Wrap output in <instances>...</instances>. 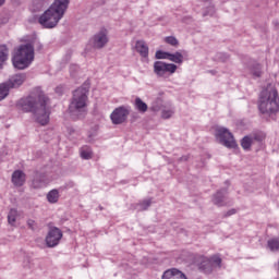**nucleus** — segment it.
I'll use <instances>...</instances> for the list:
<instances>
[{
  "label": "nucleus",
  "instance_id": "f257e3e1",
  "mask_svg": "<svg viewBox=\"0 0 279 279\" xmlns=\"http://www.w3.org/2000/svg\"><path fill=\"white\" fill-rule=\"evenodd\" d=\"M19 110L32 112L39 125H48L51 109H49V97L40 89H36L28 97L21 98L17 102Z\"/></svg>",
  "mask_w": 279,
  "mask_h": 279
},
{
  "label": "nucleus",
  "instance_id": "f03ea898",
  "mask_svg": "<svg viewBox=\"0 0 279 279\" xmlns=\"http://www.w3.org/2000/svg\"><path fill=\"white\" fill-rule=\"evenodd\" d=\"M70 0H54V2L39 17L38 23L45 29H53L58 26L64 13L69 9Z\"/></svg>",
  "mask_w": 279,
  "mask_h": 279
},
{
  "label": "nucleus",
  "instance_id": "7ed1b4c3",
  "mask_svg": "<svg viewBox=\"0 0 279 279\" xmlns=\"http://www.w3.org/2000/svg\"><path fill=\"white\" fill-rule=\"evenodd\" d=\"M88 93H90V88L87 85H82L73 92L69 105L71 117L84 119L88 114Z\"/></svg>",
  "mask_w": 279,
  "mask_h": 279
},
{
  "label": "nucleus",
  "instance_id": "20e7f679",
  "mask_svg": "<svg viewBox=\"0 0 279 279\" xmlns=\"http://www.w3.org/2000/svg\"><path fill=\"white\" fill-rule=\"evenodd\" d=\"M258 110L262 114H268L271 119H276L279 105L278 89H276L274 84H268L267 87L260 92Z\"/></svg>",
  "mask_w": 279,
  "mask_h": 279
},
{
  "label": "nucleus",
  "instance_id": "39448f33",
  "mask_svg": "<svg viewBox=\"0 0 279 279\" xmlns=\"http://www.w3.org/2000/svg\"><path fill=\"white\" fill-rule=\"evenodd\" d=\"M34 47L37 51L43 50V45L38 41L23 44L17 48L12 58L13 66L15 69H19L20 71L28 69L32 62H34Z\"/></svg>",
  "mask_w": 279,
  "mask_h": 279
},
{
  "label": "nucleus",
  "instance_id": "423d86ee",
  "mask_svg": "<svg viewBox=\"0 0 279 279\" xmlns=\"http://www.w3.org/2000/svg\"><path fill=\"white\" fill-rule=\"evenodd\" d=\"M195 265H197L199 271L203 274H213L215 268L221 267V257L214 255L210 258L206 256H196Z\"/></svg>",
  "mask_w": 279,
  "mask_h": 279
},
{
  "label": "nucleus",
  "instance_id": "0eeeda50",
  "mask_svg": "<svg viewBox=\"0 0 279 279\" xmlns=\"http://www.w3.org/2000/svg\"><path fill=\"white\" fill-rule=\"evenodd\" d=\"M216 138L219 141L220 145H223L228 149H236V147H239L236 141H234V135L226 128H218L216 130Z\"/></svg>",
  "mask_w": 279,
  "mask_h": 279
},
{
  "label": "nucleus",
  "instance_id": "6e6552de",
  "mask_svg": "<svg viewBox=\"0 0 279 279\" xmlns=\"http://www.w3.org/2000/svg\"><path fill=\"white\" fill-rule=\"evenodd\" d=\"M130 112H132V107L130 106L117 107L110 114L111 123H113V125H122V123L128 121Z\"/></svg>",
  "mask_w": 279,
  "mask_h": 279
},
{
  "label": "nucleus",
  "instance_id": "1a4fd4ad",
  "mask_svg": "<svg viewBox=\"0 0 279 279\" xmlns=\"http://www.w3.org/2000/svg\"><path fill=\"white\" fill-rule=\"evenodd\" d=\"M178 71V65L173 63H166L163 61H156L154 63V73L157 77H168L169 75H173Z\"/></svg>",
  "mask_w": 279,
  "mask_h": 279
},
{
  "label": "nucleus",
  "instance_id": "9d476101",
  "mask_svg": "<svg viewBox=\"0 0 279 279\" xmlns=\"http://www.w3.org/2000/svg\"><path fill=\"white\" fill-rule=\"evenodd\" d=\"M62 240V230L58 229V227H53L49 230L46 236V245L47 247H56L59 245Z\"/></svg>",
  "mask_w": 279,
  "mask_h": 279
},
{
  "label": "nucleus",
  "instance_id": "9b49d317",
  "mask_svg": "<svg viewBox=\"0 0 279 279\" xmlns=\"http://www.w3.org/2000/svg\"><path fill=\"white\" fill-rule=\"evenodd\" d=\"M211 202L218 208L223 206H230V201H228V189L218 190L211 197Z\"/></svg>",
  "mask_w": 279,
  "mask_h": 279
},
{
  "label": "nucleus",
  "instance_id": "f8f14e48",
  "mask_svg": "<svg viewBox=\"0 0 279 279\" xmlns=\"http://www.w3.org/2000/svg\"><path fill=\"white\" fill-rule=\"evenodd\" d=\"M108 45V29L101 28L93 37V47L94 49H104Z\"/></svg>",
  "mask_w": 279,
  "mask_h": 279
},
{
  "label": "nucleus",
  "instance_id": "ddd939ff",
  "mask_svg": "<svg viewBox=\"0 0 279 279\" xmlns=\"http://www.w3.org/2000/svg\"><path fill=\"white\" fill-rule=\"evenodd\" d=\"M26 80H27V74L17 73L10 76L9 80L4 83H7V86H9L10 90H12V88H20V86H23Z\"/></svg>",
  "mask_w": 279,
  "mask_h": 279
},
{
  "label": "nucleus",
  "instance_id": "4468645a",
  "mask_svg": "<svg viewBox=\"0 0 279 279\" xmlns=\"http://www.w3.org/2000/svg\"><path fill=\"white\" fill-rule=\"evenodd\" d=\"M26 180H27V174H25V172H23L22 170H15L12 173L11 182L12 184H14V186H23Z\"/></svg>",
  "mask_w": 279,
  "mask_h": 279
},
{
  "label": "nucleus",
  "instance_id": "2eb2a0df",
  "mask_svg": "<svg viewBox=\"0 0 279 279\" xmlns=\"http://www.w3.org/2000/svg\"><path fill=\"white\" fill-rule=\"evenodd\" d=\"M161 279H189L186 275L178 268L168 269L163 272Z\"/></svg>",
  "mask_w": 279,
  "mask_h": 279
},
{
  "label": "nucleus",
  "instance_id": "dca6fc26",
  "mask_svg": "<svg viewBox=\"0 0 279 279\" xmlns=\"http://www.w3.org/2000/svg\"><path fill=\"white\" fill-rule=\"evenodd\" d=\"M47 186V177L45 173L36 172L32 181L33 189H44Z\"/></svg>",
  "mask_w": 279,
  "mask_h": 279
},
{
  "label": "nucleus",
  "instance_id": "f3484780",
  "mask_svg": "<svg viewBox=\"0 0 279 279\" xmlns=\"http://www.w3.org/2000/svg\"><path fill=\"white\" fill-rule=\"evenodd\" d=\"M135 50L140 53L141 58H149V46H147L145 40H137L135 43Z\"/></svg>",
  "mask_w": 279,
  "mask_h": 279
},
{
  "label": "nucleus",
  "instance_id": "a211bd4d",
  "mask_svg": "<svg viewBox=\"0 0 279 279\" xmlns=\"http://www.w3.org/2000/svg\"><path fill=\"white\" fill-rule=\"evenodd\" d=\"M134 108L135 110H137V112H140L141 114H145V112H147V110H149V107L145 104V101H143V99H141L140 97L135 98L134 101Z\"/></svg>",
  "mask_w": 279,
  "mask_h": 279
},
{
  "label": "nucleus",
  "instance_id": "6ab92c4d",
  "mask_svg": "<svg viewBox=\"0 0 279 279\" xmlns=\"http://www.w3.org/2000/svg\"><path fill=\"white\" fill-rule=\"evenodd\" d=\"M9 56L10 50L8 49V46L0 45V69L5 64Z\"/></svg>",
  "mask_w": 279,
  "mask_h": 279
},
{
  "label": "nucleus",
  "instance_id": "aec40b11",
  "mask_svg": "<svg viewBox=\"0 0 279 279\" xmlns=\"http://www.w3.org/2000/svg\"><path fill=\"white\" fill-rule=\"evenodd\" d=\"M47 199H48L49 204H58V202L60 199V191L57 189L51 190L47 194Z\"/></svg>",
  "mask_w": 279,
  "mask_h": 279
},
{
  "label": "nucleus",
  "instance_id": "412c9836",
  "mask_svg": "<svg viewBox=\"0 0 279 279\" xmlns=\"http://www.w3.org/2000/svg\"><path fill=\"white\" fill-rule=\"evenodd\" d=\"M168 60H170V62H174L175 64H182V62H184V56L180 51L174 53L169 52Z\"/></svg>",
  "mask_w": 279,
  "mask_h": 279
},
{
  "label": "nucleus",
  "instance_id": "4be33fe9",
  "mask_svg": "<svg viewBox=\"0 0 279 279\" xmlns=\"http://www.w3.org/2000/svg\"><path fill=\"white\" fill-rule=\"evenodd\" d=\"M81 158H83V160H90V158H93V148L88 145L81 147Z\"/></svg>",
  "mask_w": 279,
  "mask_h": 279
},
{
  "label": "nucleus",
  "instance_id": "5701e85b",
  "mask_svg": "<svg viewBox=\"0 0 279 279\" xmlns=\"http://www.w3.org/2000/svg\"><path fill=\"white\" fill-rule=\"evenodd\" d=\"M253 144L254 142L252 141V137H250V135L244 136L241 141V147L242 149H245V151H250Z\"/></svg>",
  "mask_w": 279,
  "mask_h": 279
},
{
  "label": "nucleus",
  "instance_id": "b1692460",
  "mask_svg": "<svg viewBox=\"0 0 279 279\" xmlns=\"http://www.w3.org/2000/svg\"><path fill=\"white\" fill-rule=\"evenodd\" d=\"M251 137V141L256 142V143H263L264 138H266L267 135H265L264 132L257 131L248 135Z\"/></svg>",
  "mask_w": 279,
  "mask_h": 279
},
{
  "label": "nucleus",
  "instance_id": "393cba45",
  "mask_svg": "<svg viewBox=\"0 0 279 279\" xmlns=\"http://www.w3.org/2000/svg\"><path fill=\"white\" fill-rule=\"evenodd\" d=\"M19 217V211L15 208L10 209L8 214V223L14 226L16 223V218Z\"/></svg>",
  "mask_w": 279,
  "mask_h": 279
},
{
  "label": "nucleus",
  "instance_id": "a878e982",
  "mask_svg": "<svg viewBox=\"0 0 279 279\" xmlns=\"http://www.w3.org/2000/svg\"><path fill=\"white\" fill-rule=\"evenodd\" d=\"M8 95H10V88L7 85V83H2L0 84V101H3V99H5V97H8Z\"/></svg>",
  "mask_w": 279,
  "mask_h": 279
},
{
  "label": "nucleus",
  "instance_id": "bb28decb",
  "mask_svg": "<svg viewBox=\"0 0 279 279\" xmlns=\"http://www.w3.org/2000/svg\"><path fill=\"white\" fill-rule=\"evenodd\" d=\"M267 247L270 250V252H278V250H279V240L278 239L268 240Z\"/></svg>",
  "mask_w": 279,
  "mask_h": 279
},
{
  "label": "nucleus",
  "instance_id": "cd10ccee",
  "mask_svg": "<svg viewBox=\"0 0 279 279\" xmlns=\"http://www.w3.org/2000/svg\"><path fill=\"white\" fill-rule=\"evenodd\" d=\"M163 43L170 45L171 47H180V41L173 36L165 37Z\"/></svg>",
  "mask_w": 279,
  "mask_h": 279
},
{
  "label": "nucleus",
  "instance_id": "c85d7f7f",
  "mask_svg": "<svg viewBox=\"0 0 279 279\" xmlns=\"http://www.w3.org/2000/svg\"><path fill=\"white\" fill-rule=\"evenodd\" d=\"M149 206H151V198L144 199L140 204H137V210L140 211L147 210Z\"/></svg>",
  "mask_w": 279,
  "mask_h": 279
},
{
  "label": "nucleus",
  "instance_id": "c756f323",
  "mask_svg": "<svg viewBox=\"0 0 279 279\" xmlns=\"http://www.w3.org/2000/svg\"><path fill=\"white\" fill-rule=\"evenodd\" d=\"M155 58L156 60H169V52L158 50L155 53Z\"/></svg>",
  "mask_w": 279,
  "mask_h": 279
},
{
  "label": "nucleus",
  "instance_id": "7c9ffc66",
  "mask_svg": "<svg viewBox=\"0 0 279 279\" xmlns=\"http://www.w3.org/2000/svg\"><path fill=\"white\" fill-rule=\"evenodd\" d=\"M175 111L173 109H163L161 111V117L162 119H171Z\"/></svg>",
  "mask_w": 279,
  "mask_h": 279
},
{
  "label": "nucleus",
  "instance_id": "2f4dec72",
  "mask_svg": "<svg viewBox=\"0 0 279 279\" xmlns=\"http://www.w3.org/2000/svg\"><path fill=\"white\" fill-rule=\"evenodd\" d=\"M262 70H263V65H260V64H255L254 68H253V75H254L255 77H260V75H263Z\"/></svg>",
  "mask_w": 279,
  "mask_h": 279
},
{
  "label": "nucleus",
  "instance_id": "473e14b6",
  "mask_svg": "<svg viewBox=\"0 0 279 279\" xmlns=\"http://www.w3.org/2000/svg\"><path fill=\"white\" fill-rule=\"evenodd\" d=\"M27 226H28L29 230H36V228H37L36 220L28 219L27 220Z\"/></svg>",
  "mask_w": 279,
  "mask_h": 279
},
{
  "label": "nucleus",
  "instance_id": "72a5a7b5",
  "mask_svg": "<svg viewBox=\"0 0 279 279\" xmlns=\"http://www.w3.org/2000/svg\"><path fill=\"white\" fill-rule=\"evenodd\" d=\"M232 215H236V209L232 208V209H229L225 215L223 217H232Z\"/></svg>",
  "mask_w": 279,
  "mask_h": 279
},
{
  "label": "nucleus",
  "instance_id": "f704fd0d",
  "mask_svg": "<svg viewBox=\"0 0 279 279\" xmlns=\"http://www.w3.org/2000/svg\"><path fill=\"white\" fill-rule=\"evenodd\" d=\"M71 56H73V52H72V51H69V52L65 54V58H68V60H71Z\"/></svg>",
  "mask_w": 279,
  "mask_h": 279
},
{
  "label": "nucleus",
  "instance_id": "c9c22d12",
  "mask_svg": "<svg viewBox=\"0 0 279 279\" xmlns=\"http://www.w3.org/2000/svg\"><path fill=\"white\" fill-rule=\"evenodd\" d=\"M132 121H136V119H138V114H136V113H132Z\"/></svg>",
  "mask_w": 279,
  "mask_h": 279
},
{
  "label": "nucleus",
  "instance_id": "e433bc0d",
  "mask_svg": "<svg viewBox=\"0 0 279 279\" xmlns=\"http://www.w3.org/2000/svg\"><path fill=\"white\" fill-rule=\"evenodd\" d=\"M74 186H75V183L70 182L69 184H66V186H65V187L73 189Z\"/></svg>",
  "mask_w": 279,
  "mask_h": 279
},
{
  "label": "nucleus",
  "instance_id": "4c0bfd02",
  "mask_svg": "<svg viewBox=\"0 0 279 279\" xmlns=\"http://www.w3.org/2000/svg\"><path fill=\"white\" fill-rule=\"evenodd\" d=\"M2 5H5V0H0V8H1Z\"/></svg>",
  "mask_w": 279,
  "mask_h": 279
},
{
  "label": "nucleus",
  "instance_id": "58836bf2",
  "mask_svg": "<svg viewBox=\"0 0 279 279\" xmlns=\"http://www.w3.org/2000/svg\"><path fill=\"white\" fill-rule=\"evenodd\" d=\"M277 271H279V262L276 264Z\"/></svg>",
  "mask_w": 279,
  "mask_h": 279
},
{
  "label": "nucleus",
  "instance_id": "ea45409f",
  "mask_svg": "<svg viewBox=\"0 0 279 279\" xmlns=\"http://www.w3.org/2000/svg\"><path fill=\"white\" fill-rule=\"evenodd\" d=\"M99 210H104V207L99 206Z\"/></svg>",
  "mask_w": 279,
  "mask_h": 279
},
{
  "label": "nucleus",
  "instance_id": "a19ab883",
  "mask_svg": "<svg viewBox=\"0 0 279 279\" xmlns=\"http://www.w3.org/2000/svg\"><path fill=\"white\" fill-rule=\"evenodd\" d=\"M210 73H211L213 75H215V71H210Z\"/></svg>",
  "mask_w": 279,
  "mask_h": 279
},
{
  "label": "nucleus",
  "instance_id": "79ce46f5",
  "mask_svg": "<svg viewBox=\"0 0 279 279\" xmlns=\"http://www.w3.org/2000/svg\"><path fill=\"white\" fill-rule=\"evenodd\" d=\"M203 16H206V13H204Z\"/></svg>",
  "mask_w": 279,
  "mask_h": 279
}]
</instances>
